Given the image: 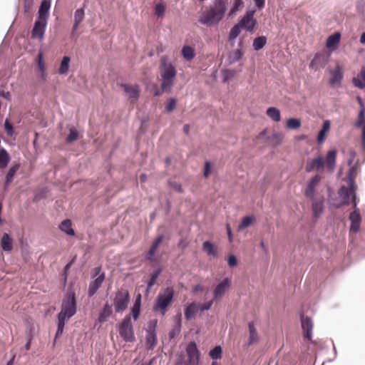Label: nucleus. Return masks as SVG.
Instances as JSON below:
<instances>
[{
    "label": "nucleus",
    "instance_id": "nucleus-1",
    "mask_svg": "<svg viewBox=\"0 0 365 365\" xmlns=\"http://www.w3.org/2000/svg\"><path fill=\"white\" fill-rule=\"evenodd\" d=\"M227 10V0H213L212 4L200 16L198 22L208 27L216 26L224 19Z\"/></svg>",
    "mask_w": 365,
    "mask_h": 365
},
{
    "label": "nucleus",
    "instance_id": "nucleus-2",
    "mask_svg": "<svg viewBox=\"0 0 365 365\" xmlns=\"http://www.w3.org/2000/svg\"><path fill=\"white\" fill-rule=\"evenodd\" d=\"M160 73L163 78L161 88L170 93L174 84V79L177 75V71L173 64L166 56H163L160 63Z\"/></svg>",
    "mask_w": 365,
    "mask_h": 365
},
{
    "label": "nucleus",
    "instance_id": "nucleus-3",
    "mask_svg": "<svg viewBox=\"0 0 365 365\" xmlns=\"http://www.w3.org/2000/svg\"><path fill=\"white\" fill-rule=\"evenodd\" d=\"M175 296V291L173 287L165 288L163 292H160L156 297L153 307V312L160 311L162 315H164L168 307L173 302Z\"/></svg>",
    "mask_w": 365,
    "mask_h": 365
},
{
    "label": "nucleus",
    "instance_id": "nucleus-4",
    "mask_svg": "<svg viewBox=\"0 0 365 365\" xmlns=\"http://www.w3.org/2000/svg\"><path fill=\"white\" fill-rule=\"evenodd\" d=\"M76 312V294L73 289L69 288L66 294L65 299L62 302L61 311L58 314L71 319Z\"/></svg>",
    "mask_w": 365,
    "mask_h": 365
},
{
    "label": "nucleus",
    "instance_id": "nucleus-5",
    "mask_svg": "<svg viewBox=\"0 0 365 365\" xmlns=\"http://www.w3.org/2000/svg\"><path fill=\"white\" fill-rule=\"evenodd\" d=\"M118 331L120 337L125 342H133L135 341L133 326L130 316L126 315L118 326Z\"/></svg>",
    "mask_w": 365,
    "mask_h": 365
},
{
    "label": "nucleus",
    "instance_id": "nucleus-6",
    "mask_svg": "<svg viewBox=\"0 0 365 365\" xmlns=\"http://www.w3.org/2000/svg\"><path fill=\"white\" fill-rule=\"evenodd\" d=\"M130 301L129 291L126 289H118L115 292L113 306L117 313H122L128 309Z\"/></svg>",
    "mask_w": 365,
    "mask_h": 365
},
{
    "label": "nucleus",
    "instance_id": "nucleus-7",
    "mask_svg": "<svg viewBox=\"0 0 365 365\" xmlns=\"http://www.w3.org/2000/svg\"><path fill=\"white\" fill-rule=\"evenodd\" d=\"M256 11L255 9H247L244 16L238 21L241 28L247 32H253L257 24V21L254 17Z\"/></svg>",
    "mask_w": 365,
    "mask_h": 365
},
{
    "label": "nucleus",
    "instance_id": "nucleus-8",
    "mask_svg": "<svg viewBox=\"0 0 365 365\" xmlns=\"http://www.w3.org/2000/svg\"><path fill=\"white\" fill-rule=\"evenodd\" d=\"M157 324V319H152L148 322V327L145 329V341L147 344V349L148 350H153L158 343L156 333Z\"/></svg>",
    "mask_w": 365,
    "mask_h": 365
},
{
    "label": "nucleus",
    "instance_id": "nucleus-9",
    "mask_svg": "<svg viewBox=\"0 0 365 365\" xmlns=\"http://www.w3.org/2000/svg\"><path fill=\"white\" fill-rule=\"evenodd\" d=\"M48 19L36 17L34 24V27L31 31V37L34 39H43L48 24Z\"/></svg>",
    "mask_w": 365,
    "mask_h": 365
},
{
    "label": "nucleus",
    "instance_id": "nucleus-10",
    "mask_svg": "<svg viewBox=\"0 0 365 365\" xmlns=\"http://www.w3.org/2000/svg\"><path fill=\"white\" fill-rule=\"evenodd\" d=\"M186 353L187 355L188 364L199 365L200 352L197 348V344L194 341H190L187 345Z\"/></svg>",
    "mask_w": 365,
    "mask_h": 365
},
{
    "label": "nucleus",
    "instance_id": "nucleus-11",
    "mask_svg": "<svg viewBox=\"0 0 365 365\" xmlns=\"http://www.w3.org/2000/svg\"><path fill=\"white\" fill-rule=\"evenodd\" d=\"M329 56L325 52L317 53L309 63V68L314 71H319L325 67L328 63Z\"/></svg>",
    "mask_w": 365,
    "mask_h": 365
},
{
    "label": "nucleus",
    "instance_id": "nucleus-12",
    "mask_svg": "<svg viewBox=\"0 0 365 365\" xmlns=\"http://www.w3.org/2000/svg\"><path fill=\"white\" fill-rule=\"evenodd\" d=\"M301 327L303 330V336L306 340H311L312 338L313 322L309 316L300 314Z\"/></svg>",
    "mask_w": 365,
    "mask_h": 365
},
{
    "label": "nucleus",
    "instance_id": "nucleus-13",
    "mask_svg": "<svg viewBox=\"0 0 365 365\" xmlns=\"http://www.w3.org/2000/svg\"><path fill=\"white\" fill-rule=\"evenodd\" d=\"M320 180L321 177L319 175H315L309 180L304 192L307 197L310 199L314 197L317 191L316 187Z\"/></svg>",
    "mask_w": 365,
    "mask_h": 365
},
{
    "label": "nucleus",
    "instance_id": "nucleus-14",
    "mask_svg": "<svg viewBox=\"0 0 365 365\" xmlns=\"http://www.w3.org/2000/svg\"><path fill=\"white\" fill-rule=\"evenodd\" d=\"M231 281L228 277H225L220 282H219L214 291H213V299L215 300L218 299L222 297L225 292L230 287Z\"/></svg>",
    "mask_w": 365,
    "mask_h": 365
},
{
    "label": "nucleus",
    "instance_id": "nucleus-15",
    "mask_svg": "<svg viewBox=\"0 0 365 365\" xmlns=\"http://www.w3.org/2000/svg\"><path fill=\"white\" fill-rule=\"evenodd\" d=\"M349 220L351 222L350 230L354 232H357L360 229L361 217L358 208L353 209L349 215Z\"/></svg>",
    "mask_w": 365,
    "mask_h": 365
},
{
    "label": "nucleus",
    "instance_id": "nucleus-16",
    "mask_svg": "<svg viewBox=\"0 0 365 365\" xmlns=\"http://www.w3.org/2000/svg\"><path fill=\"white\" fill-rule=\"evenodd\" d=\"M106 274L101 273L99 276L96 277L94 280L89 283L88 294L89 297L93 296L99 288L101 287L103 281L105 280Z\"/></svg>",
    "mask_w": 365,
    "mask_h": 365
},
{
    "label": "nucleus",
    "instance_id": "nucleus-17",
    "mask_svg": "<svg viewBox=\"0 0 365 365\" xmlns=\"http://www.w3.org/2000/svg\"><path fill=\"white\" fill-rule=\"evenodd\" d=\"M324 159L321 155H319L317 158L307 161L305 170L307 173H311L314 170H320L324 168Z\"/></svg>",
    "mask_w": 365,
    "mask_h": 365
},
{
    "label": "nucleus",
    "instance_id": "nucleus-18",
    "mask_svg": "<svg viewBox=\"0 0 365 365\" xmlns=\"http://www.w3.org/2000/svg\"><path fill=\"white\" fill-rule=\"evenodd\" d=\"M51 7V2L46 0H42L38 7L36 17L48 19Z\"/></svg>",
    "mask_w": 365,
    "mask_h": 365
},
{
    "label": "nucleus",
    "instance_id": "nucleus-19",
    "mask_svg": "<svg viewBox=\"0 0 365 365\" xmlns=\"http://www.w3.org/2000/svg\"><path fill=\"white\" fill-rule=\"evenodd\" d=\"M324 197H320L314 200L312 204V210L314 218L318 219L323 213L324 211Z\"/></svg>",
    "mask_w": 365,
    "mask_h": 365
},
{
    "label": "nucleus",
    "instance_id": "nucleus-20",
    "mask_svg": "<svg viewBox=\"0 0 365 365\" xmlns=\"http://www.w3.org/2000/svg\"><path fill=\"white\" fill-rule=\"evenodd\" d=\"M113 314L112 305L108 302H106L103 304V307L99 313L98 321L100 323L105 322L108 317H110Z\"/></svg>",
    "mask_w": 365,
    "mask_h": 365
},
{
    "label": "nucleus",
    "instance_id": "nucleus-21",
    "mask_svg": "<svg viewBox=\"0 0 365 365\" xmlns=\"http://www.w3.org/2000/svg\"><path fill=\"white\" fill-rule=\"evenodd\" d=\"M249 328V338L245 346H249L252 344L258 341L259 336L257 332V329L255 327V324L252 322H250L248 323Z\"/></svg>",
    "mask_w": 365,
    "mask_h": 365
},
{
    "label": "nucleus",
    "instance_id": "nucleus-22",
    "mask_svg": "<svg viewBox=\"0 0 365 365\" xmlns=\"http://www.w3.org/2000/svg\"><path fill=\"white\" fill-rule=\"evenodd\" d=\"M0 245L1 249L4 252H10L13 248V240L11 235L9 233H4L0 240Z\"/></svg>",
    "mask_w": 365,
    "mask_h": 365
},
{
    "label": "nucleus",
    "instance_id": "nucleus-23",
    "mask_svg": "<svg viewBox=\"0 0 365 365\" xmlns=\"http://www.w3.org/2000/svg\"><path fill=\"white\" fill-rule=\"evenodd\" d=\"M163 239H164L163 234H160L157 237V238L153 242V245H151L150 250H148V252L146 255L147 259H148L150 261L154 260L153 256L155 253V251H156L157 248L158 247V246L160 245V244L163 242Z\"/></svg>",
    "mask_w": 365,
    "mask_h": 365
},
{
    "label": "nucleus",
    "instance_id": "nucleus-24",
    "mask_svg": "<svg viewBox=\"0 0 365 365\" xmlns=\"http://www.w3.org/2000/svg\"><path fill=\"white\" fill-rule=\"evenodd\" d=\"M341 39V34L339 31H336L331 34L327 39L326 46L328 48L333 50L337 48V46Z\"/></svg>",
    "mask_w": 365,
    "mask_h": 365
},
{
    "label": "nucleus",
    "instance_id": "nucleus-25",
    "mask_svg": "<svg viewBox=\"0 0 365 365\" xmlns=\"http://www.w3.org/2000/svg\"><path fill=\"white\" fill-rule=\"evenodd\" d=\"M198 303L191 302L190 303L184 310L185 317L187 320L193 319L196 313L198 312Z\"/></svg>",
    "mask_w": 365,
    "mask_h": 365
},
{
    "label": "nucleus",
    "instance_id": "nucleus-26",
    "mask_svg": "<svg viewBox=\"0 0 365 365\" xmlns=\"http://www.w3.org/2000/svg\"><path fill=\"white\" fill-rule=\"evenodd\" d=\"M339 197L341 199V202L343 206H346L350 204L351 193L349 192L346 186L342 185L339 187L337 192Z\"/></svg>",
    "mask_w": 365,
    "mask_h": 365
},
{
    "label": "nucleus",
    "instance_id": "nucleus-27",
    "mask_svg": "<svg viewBox=\"0 0 365 365\" xmlns=\"http://www.w3.org/2000/svg\"><path fill=\"white\" fill-rule=\"evenodd\" d=\"M60 230L69 236H74L75 231L72 227L71 220L69 219L63 220L59 225Z\"/></svg>",
    "mask_w": 365,
    "mask_h": 365
},
{
    "label": "nucleus",
    "instance_id": "nucleus-28",
    "mask_svg": "<svg viewBox=\"0 0 365 365\" xmlns=\"http://www.w3.org/2000/svg\"><path fill=\"white\" fill-rule=\"evenodd\" d=\"M57 319H58L57 330H56V332L55 334L53 344H55L56 339H58L59 336H61L62 335V334L63 332L64 327H65L66 322L69 319L58 314Z\"/></svg>",
    "mask_w": 365,
    "mask_h": 365
},
{
    "label": "nucleus",
    "instance_id": "nucleus-29",
    "mask_svg": "<svg viewBox=\"0 0 365 365\" xmlns=\"http://www.w3.org/2000/svg\"><path fill=\"white\" fill-rule=\"evenodd\" d=\"M243 56V52L240 48H237L230 52L227 56L228 65L234 64L236 62L240 61Z\"/></svg>",
    "mask_w": 365,
    "mask_h": 365
},
{
    "label": "nucleus",
    "instance_id": "nucleus-30",
    "mask_svg": "<svg viewBox=\"0 0 365 365\" xmlns=\"http://www.w3.org/2000/svg\"><path fill=\"white\" fill-rule=\"evenodd\" d=\"M327 192H328L327 201H328V204L330 207H333L334 209H340L341 207H343L341 201L339 200V199L336 196H334V197L331 196V194L333 192H332V189L330 187H329L327 188Z\"/></svg>",
    "mask_w": 365,
    "mask_h": 365
},
{
    "label": "nucleus",
    "instance_id": "nucleus-31",
    "mask_svg": "<svg viewBox=\"0 0 365 365\" xmlns=\"http://www.w3.org/2000/svg\"><path fill=\"white\" fill-rule=\"evenodd\" d=\"M124 91L129 96L130 98L133 99H138L140 96V89L138 86H128V85H123Z\"/></svg>",
    "mask_w": 365,
    "mask_h": 365
},
{
    "label": "nucleus",
    "instance_id": "nucleus-32",
    "mask_svg": "<svg viewBox=\"0 0 365 365\" xmlns=\"http://www.w3.org/2000/svg\"><path fill=\"white\" fill-rule=\"evenodd\" d=\"M336 152L334 150H330L327 152L326 157V163L328 169L333 171L336 164Z\"/></svg>",
    "mask_w": 365,
    "mask_h": 365
},
{
    "label": "nucleus",
    "instance_id": "nucleus-33",
    "mask_svg": "<svg viewBox=\"0 0 365 365\" xmlns=\"http://www.w3.org/2000/svg\"><path fill=\"white\" fill-rule=\"evenodd\" d=\"M267 38L265 36H259L254 38L252 48L255 51L262 49L266 45Z\"/></svg>",
    "mask_w": 365,
    "mask_h": 365
},
{
    "label": "nucleus",
    "instance_id": "nucleus-34",
    "mask_svg": "<svg viewBox=\"0 0 365 365\" xmlns=\"http://www.w3.org/2000/svg\"><path fill=\"white\" fill-rule=\"evenodd\" d=\"M19 167H20L19 163H14L11 166V168H9V170L6 174V180H5V182H4L5 188L7 186H9V184L11 182V181L13 180V178L14 177V175L16 173V171L19 170Z\"/></svg>",
    "mask_w": 365,
    "mask_h": 365
},
{
    "label": "nucleus",
    "instance_id": "nucleus-35",
    "mask_svg": "<svg viewBox=\"0 0 365 365\" xmlns=\"http://www.w3.org/2000/svg\"><path fill=\"white\" fill-rule=\"evenodd\" d=\"M202 249L208 255L213 257H216L217 255V248L211 241H205L202 243Z\"/></svg>",
    "mask_w": 365,
    "mask_h": 365
},
{
    "label": "nucleus",
    "instance_id": "nucleus-36",
    "mask_svg": "<svg viewBox=\"0 0 365 365\" xmlns=\"http://www.w3.org/2000/svg\"><path fill=\"white\" fill-rule=\"evenodd\" d=\"M182 57L186 61H191L195 56V49L190 46H184L181 50Z\"/></svg>",
    "mask_w": 365,
    "mask_h": 365
},
{
    "label": "nucleus",
    "instance_id": "nucleus-37",
    "mask_svg": "<svg viewBox=\"0 0 365 365\" xmlns=\"http://www.w3.org/2000/svg\"><path fill=\"white\" fill-rule=\"evenodd\" d=\"M266 113L274 122H279L281 120L280 110L275 107H269Z\"/></svg>",
    "mask_w": 365,
    "mask_h": 365
},
{
    "label": "nucleus",
    "instance_id": "nucleus-38",
    "mask_svg": "<svg viewBox=\"0 0 365 365\" xmlns=\"http://www.w3.org/2000/svg\"><path fill=\"white\" fill-rule=\"evenodd\" d=\"M331 76L329 79V83L332 86L339 83L343 79V73L339 67L334 71L331 72Z\"/></svg>",
    "mask_w": 365,
    "mask_h": 365
},
{
    "label": "nucleus",
    "instance_id": "nucleus-39",
    "mask_svg": "<svg viewBox=\"0 0 365 365\" xmlns=\"http://www.w3.org/2000/svg\"><path fill=\"white\" fill-rule=\"evenodd\" d=\"M70 62L71 58L69 56H65L63 57L60 64V67L58 68L59 74L64 75L68 71L70 67Z\"/></svg>",
    "mask_w": 365,
    "mask_h": 365
},
{
    "label": "nucleus",
    "instance_id": "nucleus-40",
    "mask_svg": "<svg viewBox=\"0 0 365 365\" xmlns=\"http://www.w3.org/2000/svg\"><path fill=\"white\" fill-rule=\"evenodd\" d=\"M10 161V155L6 150L2 147L0 148V168H6Z\"/></svg>",
    "mask_w": 365,
    "mask_h": 365
},
{
    "label": "nucleus",
    "instance_id": "nucleus-41",
    "mask_svg": "<svg viewBox=\"0 0 365 365\" xmlns=\"http://www.w3.org/2000/svg\"><path fill=\"white\" fill-rule=\"evenodd\" d=\"M244 6L245 4L242 0H234L233 5L230 9L228 16L230 18L234 16L239 10L244 7Z\"/></svg>",
    "mask_w": 365,
    "mask_h": 365
},
{
    "label": "nucleus",
    "instance_id": "nucleus-42",
    "mask_svg": "<svg viewBox=\"0 0 365 365\" xmlns=\"http://www.w3.org/2000/svg\"><path fill=\"white\" fill-rule=\"evenodd\" d=\"M163 271L162 267H158L152 274L147 282V289H150L155 284L156 279Z\"/></svg>",
    "mask_w": 365,
    "mask_h": 365
},
{
    "label": "nucleus",
    "instance_id": "nucleus-43",
    "mask_svg": "<svg viewBox=\"0 0 365 365\" xmlns=\"http://www.w3.org/2000/svg\"><path fill=\"white\" fill-rule=\"evenodd\" d=\"M209 356L216 361L222 358V348L220 345H216L214 348L210 350Z\"/></svg>",
    "mask_w": 365,
    "mask_h": 365
},
{
    "label": "nucleus",
    "instance_id": "nucleus-44",
    "mask_svg": "<svg viewBox=\"0 0 365 365\" xmlns=\"http://www.w3.org/2000/svg\"><path fill=\"white\" fill-rule=\"evenodd\" d=\"M242 29L241 28L240 25L237 22L236 24H235L230 29L228 39L230 41H235L237 36L240 35L241 30Z\"/></svg>",
    "mask_w": 365,
    "mask_h": 365
},
{
    "label": "nucleus",
    "instance_id": "nucleus-45",
    "mask_svg": "<svg viewBox=\"0 0 365 365\" xmlns=\"http://www.w3.org/2000/svg\"><path fill=\"white\" fill-rule=\"evenodd\" d=\"M360 76L364 82L361 81L358 78L354 77L352 78V83L356 87L363 89L365 88V67L361 69Z\"/></svg>",
    "mask_w": 365,
    "mask_h": 365
},
{
    "label": "nucleus",
    "instance_id": "nucleus-46",
    "mask_svg": "<svg viewBox=\"0 0 365 365\" xmlns=\"http://www.w3.org/2000/svg\"><path fill=\"white\" fill-rule=\"evenodd\" d=\"M301 120L297 118H290L287 121V128L291 130H297L301 127Z\"/></svg>",
    "mask_w": 365,
    "mask_h": 365
},
{
    "label": "nucleus",
    "instance_id": "nucleus-47",
    "mask_svg": "<svg viewBox=\"0 0 365 365\" xmlns=\"http://www.w3.org/2000/svg\"><path fill=\"white\" fill-rule=\"evenodd\" d=\"M85 7L86 4H83V6L76 10L74 13V21L80 23L83 20L85 16Z\"/></svg>",
    "mask_w": 365,
    "mask_h": 365
},
{
    "label": "nucleus",
    "instance_id": "nucleus-48",
    "mask_svg": "<svg viewBox=\"0 0 365 365\" xmlns=\"http://www.w3.org/2000/svg\"><path fill=\"white\" fill-rule=\"evenodd\" d=\"M37 65H38L39 71L41 73L43 78H45V77H46V67H45V64H44V62H43V58L42 53H39L38 54Z\"/></svg>",
    "mask_w": 365,
    "mask_h": 365
},
{
    "label": "nucleus",
    "instance_id": "nucleus-49",
    "mask_svg": "<svg viewBox=\"0 0 365 365\" xmlns=\"http://www.w3.org/2000/svg\"><path fill=\"white\" fill-rule=\"evenodd\" d=\"M254 220L252 216H245L242 218L240 224L239 225V230H244L250 226Z\"/></svg>",
    "mask_w": 365,
    "mask_h": 365
},
{
    "label": "nucleus",
    "instance_id": "nucleus-50",
    "mask_svg": "<svg viewBox=\"0 0 365 365\" xmlns=\"http://www.w3.org/2000/svg\"><path fill=\"white\" fill-rule=\"evenodd\" d=\"M359 167L357 163H354L351 165L349 170L347 173V180H355L358 170Z\"/></svg>",
    "mask_w": 365,
    "mask_h": 365
},
{
    "label": "nucleus",
    "instance_id": "nucleus-51",
    "mask_svg": "<svg viewBox=\"0 0 365 365\" xmlns=\"http://www.w3.org/2000/svg\"><path fill=\"white\" fill-rule=\"evenodd\" d=\"M165 13V6L163 2L158 3L155 6V14L160 18L164 16Z\"/></svg>",
    "mask_w": 365,
    "mask_h": 365
},
{
    "label": "nucleus",
    "instance_id": "nucleus-52",
    "mask_svg": "<svg viewBox=\"0 0 365 365\" xmlns=\"http://www.w3.org/2000/svg\"><path fill=\"white\" fill-rule=\"evenodd\" d=\"M365 120V108H361L359 110L358 114V119L355 122L354 125L356 127H361Z\"/></svg>",
    "mask_w": 365,
    "mask_h": 365
},
{
    "label": "nucleus",
    "instance_id": "nucleus-53",
    "mask_svg": "<svg viewBox=\"0 0 365 365\" xmlns=\"http://www.w3.org/2000/svg\"><path fill=\"white\" fill-rule=\"evenodd\" d=\"M235 71L232 69H225L222 71V83L227 82L229 79L233 78Z\"/></svg>",
    "mask_w": 365,
    "mask_h": 365
},
{
    "label": "nucleus",
    "instance_id": "nucleus-54",
    "mask_svg": "<svg viewBox=\"0 0 365 365\" xmlns=\"http://www.w3.org/2000/svg\"><path fill=\"white\" fill-rule=\"evenodd\" d=\"M4 127L7 135L10 137H12L14 134V128L8 119L5 120Z\"/></svg>",
    "mask_w": 365,
    "mask_h": 365
},
{
    "label": "nucleus",
    "instance_id": "nucleus-55",
    "mask_svg": "<svg viewBox=\"0 0 365 365\" xmlns=\"http://www.w3.org/2000/svg\"><path fill=\"white\" fill-rule=\"evenodd\" d=\"M177 100L175 98H170L168 101V103L165 106V110L167 112H172L176 107Z\"/></svg>",
    "mask_w": 365,
    "mask_h": 365
},
{
    "label": "nucleus",
    "instance_id": "nucleus-56",
    "mask_svg": "<svg viewBox=\"0 0 365 365\" xmlns=\"http://www.w3.org/2000/svg\"><path fill=\"white\" fill-rule=\"evenodd\" d=\"M140 307L133 305L130 309V318L132 317L135 321L137 320L140 317Z\"/></svg>",
    "mask_w": 365,
    "mask_h": 365
},
{
    "label": "nucleus",
    "instance_id": "nucleus-57",
    "mask_svg": "<svg viewBox=\"0 0 365 365\" xmlns=\"http://www.w3.org/2000/svg\"><path fill=\"white\" fill-rule=\"evenodd\" d=\"M347 182L349 184V186H346V189H348L349 192H350L351 195H356V185L355 184V180H347Z\"/></svg>",
    "mask_w": 365,
    "mask_h": 365
},
{
    "label": "nucleus",
    "instance_id": "nucleus-58",
    "mask_svg": "<svg viewBox=\"0 0 365 365\" xmlns=\"http://www.w3.org/2000/svg\"><path fill=\"white\" fill-rule=\"evenodd\" d=\"M212 300H210L209 302H207L204 304H200L198 303V311H200V312H204V311H207L209 309H210L212 305Z\"/></svg>",
    "mask_w": 365,
    "mask_h": 365
},
{
    "label": "nucleus",
    "instance_id": "nucleus-59",
    "mask_svg": "<svg viewBox=\"0 0 365 365\" xmlns=\"http://www.w3.org/2000/svg\"><path fill=\"white\" fill-rule=\"evenodd\" d=\"M78 138V133L75 130H71L66 140L69 143L76 140Z\"/></svg>",
    "mask_w": 365,
    "mask_h": 365
},
{
    "label": "nucleus",
    "instance_id": "nucleus-60",
    "mask_svg": "<svg viewBox=\"0 0 365 365\" xmlns=\"http://www.w3.org/2000/svg\"><path fill=\"white\" fill-rule=\"evenodd\" d=\"M169 185L178 193H182L183 189L181 185L175 181H169Z\"/></svg>",
    "mask_w": 365,
    "mask_h": 365
},
{
    "label": "nucleus",
    "instance_id": "nucleus-61",
    "mask_svg": "<svg viewBox=\"0 0 365 365\" xmlns=\"http://www.w3.org/2000/svg\"><path fill=\"white\" fill-rule=\"evenodd\" d=\"M227 264L229 267H234L237 265V259L235 255H230L227 257Z\"/></svg>",
    "mask_w": 365,
    "mask_h": 365
},
{
    "label": "nucleus",
    "instance_id": "nucleus-62",
    "mask_svg": "<svg viewBox=\"0 0 365 365\" xmlns=\"http://www.w3.org/2000/svg\"><path fill=\"white\" fill-rule=\"evenodd\" d=\"M76 256L69 262H68L63 267V272H64V282H66L67 280V272H68L69 269L72 266L73 263L74 262L76 259Z\"/></svg>",
    "mask_w": 365,
    "mask_h": 365
},
{
    "label": "nucleus",
    "instance_id": "nucleus-63",
    "mask_svg": "<svg viewBox=\"0 0 365 365\" xmlns=\"http://www.w3.org/2000/svg\"><path fill=\"white\" fill-rule=\"evenodd\" d=\"M326 135H327L326 132L322 131L321 130L319 131V133L317 134V141L319 145H321L324 143Z\"/></svg>",
    "mask_w": 365,
    "mask_h": 365
},
{
    "label": "nucleus",
    "instance_id": "nucleus-64",
    "mask_svg": "<svg viewBox=\"0 0 365 365\" xmlns=\"http://www.w3.org/2000/svg\"><path fill=\"white\" fill-rule=\"evenodd\" d=\"M259 11H262L265 6V0H253Z\"/></svg>",
    "mask_w": 365,
    "mask_h": 365
}]
</instances>
